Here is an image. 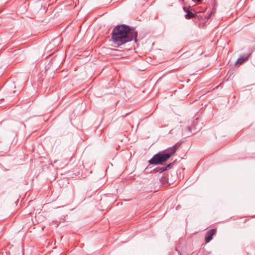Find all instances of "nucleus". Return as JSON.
<instances>
[{"instance_id": "obj_1", "label": "nucleus", "mask_w": 255, "mask_h": 255, "mask_svg": "<svg viewBox=\"0 0 255 255\" xmlns=\"http://www.w3.org/2000/svg\"><path fill=\"white\" fill-rule=\"evenodd\" d=\"M137 36V31L126 24L117 25L114 28L111 33L113 42L118 46L132 40H134L136 42Z\"/></svg>"}, {"instance_id": "obj_2", "label": "nucleus", "mask_w": 255, "mask_h": 255, "mask_svg": "<svg viewBox=\"0 0 255 255\" xmlns=\"http://www.w3.org/2000/svg\"><path fill=\"white\" fill-rule=\"evenodd\" d=\"M170 158V155H166L164 151L159 152L153 156L149 160L150 164H162Z\"/></svg>"}, {"instance_id": "obj_3", "label": "nucleus", "mask_w": 255, "mask_h": 255, "mask_svg": "<svg viewBox=\"0 0 255 255\" xmlns=\"http://www.w3.org/2000/svg\"><path fill=\"white\" fill-rule=\"evenodd\" d=\"M181 144V143L178 142V143H176L175 145H174L173 146H172V147L167 148L166 150V151H167V152L165 153V154L166 155H170V158L171 156L176 152V150L180 146Z\"/></svg>"}, {"instance_id": "obj_4", "label": "nucleus", "mask_w": 255, "mask_h": 255, "mask_svg": "<svg viewBox=\"0 0 255 255\" xmlns=\"http://www.w3.org/2000/svg\"><path fill=\"white\" fill-rule=\"evenodd\" d=\"M216 229H212L207 232L205 235V242L208 243L210 242L213 239V236L216 234Z\"/></svg>"}, {"instance_id": "obj_5", "label": "nucleus", "mask_w": 255, "mask_h": 255, "mask_svg": "<svg viewBox=\"0 0 255 255\" xmlns=\"http://www.w3.org/2000/svg\"><path fill=\"white\" fill-rule=\"evenodd\" d=\"M173 165V163H170L168 164L166 166H163L161 167H158L155 169L154 170L155 172L162 173L167 170L170 169Z\"/></svg>"}, {"instance_id": "obj_6", "label": "nucleus", "mask_w": 255, "mask_h": 255, "mask_svg": "<svg viewBox=\"0 0 255 255\" xmlns=\"http://www.w3.org/2000/svg\"><path fill=\"white\" fill-rule=\"evenodd\" d=\"M249 56V55H247L245 56H242L240 58H239L237 59V64H242L245 61L248 59V57Z\"/></svg>"}, {"instance_id": "obj_7", "label": "nucleus", "mask_w": 255, "mask_h": 255, "mask_svg": "<svg viewBox=\"0 0 255 255\" xmlns=\"http://www.w3.org/2000/svg\"><path fill=\"white\" fill-rule=\"evenodd\" d=\"M160 182L163 185H166L168 183V179L166 176H163L160 179Z\"/></svg>"}, {"instance_id": "obj_8", "label": "nucleus", "mask_w": 255, "mask_h": 255, "mask_svg": "<svg viewBox=\"0 0 255 255\" xmlns=\"http://www.w3.org/2000/svg\"><path fill=\"white\" fill-rule=\"evenodd\" d=\"M196 16V14H195V13L192 12L191 11H188L187 13H186L185 15V17L187 19H189L195 17Z\"/></svg>"}, {"instance_id": "obj_9", "label": "nucleus", "mask_w": 255, "mask_h": 255, "mask_svg": "<svg viewBox=\"0 0 255 255\" xmlns=\"http://www.w3.org/2000/svg\"><path fill=\"white\" fill-rule=\"evenodd\" d=\"M189 8L190 7H183V10L185 12H186L187 13L188 12V11H190V9H189Z\"/></svg>"}, {"instance_id": "obj_10", "label": "nucleus", "mask_w": 255, "mask_h": 255, "mask_svg": "<svg viewBox=\"0 0 255 255\" xmlns=\"http://www.w3.org/2000/svg\"><path fill=\"white\" fill-rule=\"evenodd\" d=\"M174 133V129H171V130L170 131V134H173Z\"/></svg>"}, {"instance_id": "obj_11", "label": "nucleus", "mask_w": 255, "mask_h": 255, "mask_svg": "<svg viewBox=\"0 0 255 255\" xmlns=\"http://www.w3.org/2000/svg\"><path fill=\"white\" fill-rule=\"evenodd\" d=\"M193 1H198V2H200L202 0H192Z\"/></svg>"}]
</instances>
